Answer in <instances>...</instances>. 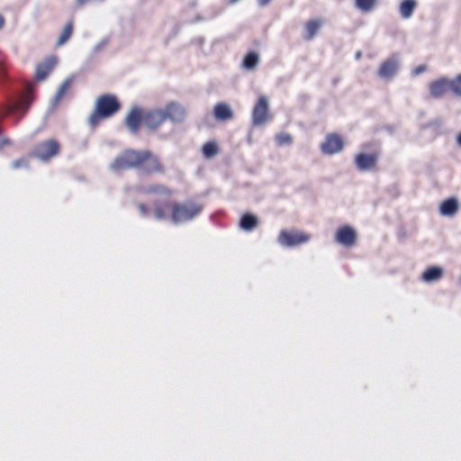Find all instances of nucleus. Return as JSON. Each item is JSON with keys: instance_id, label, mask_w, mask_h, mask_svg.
I'll return each instance as SVG.
<instances>
[{"instance_id": "f257e3e1", "label": "nucleus", "mask_w": 461, "mask_h": 461, "mask_svg": "<svg viewBox=\"0 0 461 461\" xmlns=\"http://www.w3.org/2000/svg\"><path fill=\"white\" fill-rule=\"evenodd\" d=\"M113 171L138 169L146 175H164L166 167L160 158L149 149H126L110 166Z\"/></svg>"}, {"instance_id": "f03ea898", "label": "nucleus", "mask_w": 461, "mask_h": 461, "mask_svg": "<svg viewBox=\"0 0 461 461\" xmlns=\"http://www.w3.org/2000/svg\"><path fill=\"white\" fill-rule=\"evenodd\" d=\"M166 209H170V218L175 223H181L192 221L197 215H199L203 205L193 200H187L184 203H173L160 204L158 203H154V214L156 219L164 220L167 217Z\"/></svg>"}, {"instance_id": "7ed1b4c3", "label": "nucleus", "mask_w": 461, "mask_h": 461, "mask_svg": "<svg viewBox=\"0 0 461 461\" xmlns=\"http://www.w3.org/2000/svg\"><path fill=\"white\" fill-rule=\"evenodd\" d=\"M186 113L182 104L176 102L168 103L164 108L145 110L144 125L151 131L157 130L165 122L175 123L184 122Z\"/></svg>"}, {"instance_id": "20e7f679", "label": "nucleus", "mask_w": 461, "mask_h": 461, "mask_svg": "<svg viewBox=\"0 0 461 461\" xmlns=\"http://www.w3.org/2000/svg\"><path fill=\"white\" fill-rule=\"evenodd\" d=\"M122 105L114 95L104 94L97 97L95 109L88 118L89 124L95 128L102 120L114 115Z\"/></svg>"}, {"instance_id": "39448f33", "label": "nucleus", "mask_w": 461, "mask_h": 461, "mask_svg": "<svg viewBox=\"0 0 461 461\" xmlns=\"http://www.w3.org/2000/svg\"><path fill=\"white\" fill-rule=\"evenodd\" d=\"M59 151V142L57 140L50 139L37 143L33 147L31 156L46 162L58 156Z\"/></svg>"}, {"instance_id": "423d86ee", "label": "nucleus", "mask_w": 461, "mask_h": 461, "mask_svg": "<svg viewBox=\"0 0 461 461\" xmlns=\"http://www.w3.org/2000/svg\"><path fill=\"white\" fill-rule=\"evenodd\" d=\"M33 99V86L29 84L26 86L25 91L20 95L17 100H10L5 105V114H13L14 113H26Z\"/></svg>"}, {"instance_id": "0eeeda50", "label": "nucleus", "mask_w": 461, "mask_h": 461, "mask_svg": "<svg viewBox=\"0 0 461 461\" xmlns=\"http://www.w3.org/2000/svg\"><path fill=\"white\" fill-rule=\"evenodd\" d=\"M310 235L303 231L282 230L278 236V241L285 247H294L310 240Z\"/></svg>"}, {"instance_id": "6e6552de", "label": "nucleus", "mask_w": 461, "mask_h": 461, "mask_svg": "<svg viewBox=\"0 0 461 461\" xmlns=\"http://www.w3.org/2000/svg\"><path fill=\"white\" fill-rule=\"evenodd\" d=\"M144 112L140 106H133L125 117L124 123L131 133H138L141 122L144 123Z\"/></svg>"}, {"instance_id": "1a4fd4ad", "label": "nucleus", "mask_w": 461, "mask_h": 461, "mask_svg": "<svg viewBox=\"0 0 461 461\" xmlns=\"http://www.w3.org/2000/svg\"><path fill=\"white\" fill-rule=\"evenodd\" d=\"M357 239V231L348 225L339 227L335 235V240L346 248L356 245Z\"/></svg>"}, {"instance_id": "9d476101", "label": "nucleus", "mask_w": 461, "mask_h": 461, "mask_svg": "<svg viewBox=\"0 0 461 461\" xmlns=\"http://www.w3.org/2000/svg\"><path fill=\"white\" fill-rule=\"evenodd\" d=\"M344 148L342 138L337 133H329L325 137V140L321 145L323 154L333 155L341 151Z\"/></svg>"}, {"instance_id": "9b49d317", "label": "nucleus", "mask_w": 461, "mask_h": 461, "mask_svg": "<svg viewBox=\"0 0 461 461\" xmlns=\"http://www.w3.org/2000/svg\"><path fill=\"white\" fill-rule=\"evenodd\" d=\"M268 102L266 96H260L253 109L252 118L255 125H262L268 120Z\"/></svg>"}, {"instance_id": "f8f14e48", "label": "nucleus", "mask_w": 461, "mask_h": 461, "mask_svg": "<svg viewBox=\"0 0 461 461\" xmlns=\"http://www.w3.org/2000/svg\"><path fill=\"white\" fill-rule=\"evenodd\" d=\"M139 193L145 195H160L164 197H171L174 191L165 185L155 183L148 185H142L138 188Z\"/></svg>"}, {"instance_id": "ddd939ff", "label": "nucleus", "mask_w": 461, "mask_h": 461, "mask_svg": "<svg viewBox=\"0 0 461 461\" xmlns=\"http://www.w3.org/2000/svg\"><path fill=\"white\" fill-rule=\"evenodd\" d=\"M378 153H359L356 156L355 163L361 171L373 170L376 167Z\"/></svg>"}, {"instance_id": "4468645a", "label": "nucleus", "mask_w": 461, "mask_h": 461, "mask_svg": "<svg viewBox=\"0 0 461 461\" xmlns=\"http://www.w3.org/2000/svg\"><path fill=\"white\" fill-rule=\"evenodd\" d=\"M58 63L56 56H50L39 63L36 67L35 78L39 81L44 80L53 70Z\"/></svg>"}, {"instance_id": "2eb2a0df", "label": "nucleus", "mask_w": 461, "mask_h": 461, "mask_svg": "<svg viewBox=\"0 0 461 461\" xmlns=\"http://www.w3.org/2000/svg\"><path fill=\"white\" fill-rule=\"evenodd\" d=\"M398 61L394 57H391L382 62L378 69V76L384 79H391L394 77L398 70Z\"/></svg>"}, {"instance_id": "dca6fc26", "label": "nucleus", "mask_w": 461, "mask_h": 461, "mask_svg": "<svg viewBox=\"0 0 461 461\" xmlns=\"http://www.w3.org/2000/svg\"><path fill=\"white\" fill-rule=\"evenodd\" d=\"M450 89V83L447 78L441 77L429 84V93L434 98L443 96Z\"/></svg>"}, {"instance_id": "f3484780", "label": "nucleus", "mask_w": 461, "mask_h": 461, "mask_svg": "<svg viewBox=\"0 0 461 461\" xmlns=\"http://www.w3.org/2000/svg\"><path fill=\"white\" fill-rule=\"evenodd\" d=\"M213 116L216 121L226 122L231 120L234 113L229 104L225 103H218L213 107Z\"/></svg>"}, {"instance_id": "a211bd4d", "label": "nucleus", "mask_w": 461, "mask_h": 461, "mask_svg": "<svg viewBox=\"0 0 461 461\" xmlns=\"http://www.w3.org/2000/svg\"><path fill=\"white\" fill-rule=\"evenodd\" d=\"M322 21L321 19H312L306 22L304 25L305 33L303 39L305 41L312 40L321 26Z\"/></svg>"}, {"instance_id": "6ab92c4d", "label": "nucleus", "mask_w": 461, "mask_h": 461, "mask_svg": "<svg viewBox=\"0 0 461 461\" xmlns=\"http://www.w3.org/2000/svg\"><path fill=\"white\" fill-rule=\"evenodd\" d=\"M443 276V269L440 267L432 266L428 267L421 276L424 282L431 283L439 280Z\"/></svg>"}, {"instance_id": "aec40b11", "label": "nucleus", "mask_w": 461, "mask_h": 461, "mask_svg": "<svg viewBox=\"0 0 461 461\" xmlns=\"http://www.w3.org/2000/svg\"><path fill=\"white\" fill-rule=\"evenodd\" d=\"M458 211L457 200L454 197L448 198L440 204L439 212L442 215L452 216Z\"/></svg>"}, {"instance_id": "412c9836", "label": "nucleus", "mask_w": 461, "mask_h": 461, "mask_svg": "<svg viewBox=\"0 0 461 461\" xmlns=\"http://www.w3.org/2000/svg\"><path fill=\"white\" fill-rule=\"evenodd\" d=\"M258 225V218L255 215L249 212L243 214L240 221V227L246 231H250L254 230Z\"/></svg>"}, {"instance_id": "4be33fe9", "label": "nucleus", "mask_w": 461, "mask_h": 461, "mask_svg": "<svg viewBox=\"0 0 461 461\" xmlns=\"http://www.w3.org/2000/svg\"><path fill=\"white\" fill-rule=\"evenodd\" d=\"M73 31H74V23H73V20H69L66 23L65 27L63 28L56 45L58 47L64 45L70 39V37L73 33Z\"/></svg>"}, {"instance_id": "5701e85b", "label": "nucleus", "mask_w": 461, "mask_h": 461, "mask_svg": "<svg viewBox=\"0 0 461 461\" xmlns=\"http://www.w3.org/2000/svg\"><path fill=\"white\" fill-rule=\"evenodd\" d=\"M417 5L415 0H403L400 5L401 15L407 19L411 16Z\"/></svg>"}, {"instance_id": "b1692460", "label": "nucleus", "mask_w": 461, "mask_h": 461, "mask_svg": "<svg viewBox=\"0 0 461 461\" xmlns=\"http://www.w3.org/2000/svg\"><path fill=\"white\" fill-rule=\"evenodd\" d=\"M259 57L258 54L255 51H249L244 57L242 65L247 69H254L258 64Z\"/></svg>"}, {"instance_id": "393cba45", "label": "nucleus", "mask_w": 461, "mask_h": 461, "mask_svg": "<svg viewBox=\"0 0 461 461\" xmlns=\"http://www.w3.org/2000/svg\"><path fill=\"white\" fill-rule=\"evenodd\" d=\"M275 140L278 146L291 145L293 143V137L291 134L285 131L277 133Z\"/></svg>"}, {"instance_id": "a878e982", "label": "nucleus", "mask_w": 461, "mask_h": 461, "mask_svg": "<svg viewBox=\"0 0 461 461\" xmlns=\"http://www.w3.org/2000/svg\"><path fill=\"white\" fill-rule=\"evenodd\" d=\"M376 4V0H356V5L361 11L370 12Z\"/></svg>"}, {"instance_id": "bb28decb", "label": "nucleus", "mask_w": 461, "mask_h": 461, "mask_svg": "<svg viewBox=\"0 0 461 461\" xmlns=\"http://www.w3.org/2000/svg\"><path fill=\"white\" fill-rule=\"evenodd\" d=\"M203 152L205 157L212 158L218 153V146L214 142H206L203 147Z\"/></svg>"}, {"instance_id": "cd10ccee", "label": "nucleus", "mask_w": 461, "mask_h": 461, "mask_svg": "<svg viewBox=\"0 0 461 461\" xmlns=\"http://www.w3.org/2000/svg\"><path fill=\"white\" fill-rule=\"evenodd\" d=\"M450 90L458 96H461V74L456 76L454 79L449 80Z\"/></svg>"}, {"instance_id": "c85d7f7f", "label": "nucleus", "mask_w": 461, "mask_h": 461, "mask_svg": "<svg viewBox=\"0 0 461 461\" xmlns=\"http://www.w3.org/2000/svg\"><path fill=\"white\" fill-rule=\"evenodd\" d=\"M28 166H29L28 160L26 158H20L18 159H15L12 163V167L14 169H18V168H22V167H28Z\"/></svg>"}, {"instance_id": "c756f323", "label": "nucleus", "mask_w": 461, "mask_h": 461, "mask_svg": "<svg viewBox=\"0 0 461 461\" xmlns=\"http://www.w3.org/2000/svg\"><path fill=\"white\" fill-rule=\"evenodd\" d=\"M69 86H70L69 80H66L65 82H63L57 92L56 97L58 99L61 98L65 95V93L68 91Z\"/></svg>"}, {"instance_id": "7c9ffc66", "label": "nucleus", "mask_w": 461, "mask_h": 461, "mask_svg": "<svg viewBox=\"0 0 461 461\" xmlns=\"http://www.w3.org/2000/svg\"><path fill=\"white\" fill-rule=\"evenodd\" d=\"M10 144H11L10 140L2 135V129L0 128V149H2L5 146L10 145Z\"/></svg>"}, {"instance_id": "2f4dec72", "label": "nucleus", "mask_w": 461, "mask_h": 461, "mask_svg": "<svg viewBox=\"0 0 461 461\" xmlns=\"http://www.w3.org/2000/svg\"><path fill=\"white\" fill-rule=\"evenodd\" d=\"M138 209L140 210V213L143 216H147L149 214V210L148 206L145 203H139L138 204Z\"/></svg>"}, {"instance_id": "473e14b6", "label": "nucleus", "mask_w": 461, "mask_h": 461, "mask_svg": "<svg viewBox=\"0 0 461 461\" xmlns=\"http://www.w3.org/2000/svg\"><path fill=\"white\" fill-rule=\"evenodd\" d=\"M426 70V66L425 65H420L419 67H417L414 70H413V73L415 75H419L422 72H424Z\"/></svg>"}, {"instance_id": "72a5a7b5", "label": "nucleus", "mask_w": 461, "mask_h": 461, "mask_svg": "<svg viewBox=\"0 0 461 461\" xmlns=\"http://www.w3.org/2000/svg\"><path fill=\"white\" fill-rule=\"evenodd\" d=\"M257 1H258V5H260V6H266L271 2V0H257Z\"/></svg>"}, {"instance_id": "f704fd0d", "label": "nucleus", "mask_w": 461, "mask_h": 461, "mask_svg": "<svg viewBox=\"0 0 461 461\" xmlns=\"http://www.w3.org/2000/svg\"><path fill=\"white\" fill-rule=\"evenodd\" d=\"M5 25V18L2 14H0V29H2Z\"/></svg>"}, {"instance_id": "c9c22d12", "label": "nucleus", "mask_w": 461, "mask_h": 461, "mask_svg": "<svg viewBox=\"0 0 461 461\" xmlns=\"http://www.w3.org/2000/svg\"><path fill=\"white\" fill-rule=\"evenodd\" d=\"M457 143L461 146V132L457 136Z\"/></svg>"}, {"instance_id": "e433bc0d", "label": "nucleus", "mask_w": 461, "mask_h": 461, "mask_svg": "<svg viewBox=\"0 0 461 461\" xmlns=\"http://www.w3.org/2000/svg\"><path fill=\"white\" fill-rule=\"evenodd\" d=\"M238 1H239V0H229V3H230V5H233V4H235L236 2H238Z\"/></svg>"}]
</instances>
